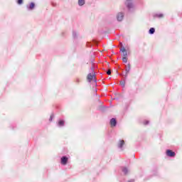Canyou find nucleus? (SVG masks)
Here are the masks:
<instances>
[{"label": "nucleus", "instance_id": "5", "mask_svg": "<svg viewBox=\"0 0 182 182\" xmlns=\"http://www.w3.org/2000/svg\"><path fill=\"white\" fill-rule=\"evenodd\" d=\"M124 16V15L123 14V13H119L117 16V21H119V22L123 21Z\"/></svg>", "mask_w": 182, "mask_h": 182}, {"label": "nucleus", "instance_id": "11", "mask_svg": "<svg viewBox=\"0 0 182 182\" xmlns=\"http://www.w3.org/2000/svg\"><path fill=\"white\" fill-rule=\"evenodd\" d=\"M154 32H156V30L154 29V28H151L149 29V33H150L151 35H153V33H154Z\"/></svg>", "mask_w": 182, "mask_h": 182}, {"label": "nucleus", "instance_id": "15", "mask_svg": "<svg viewBox=\"0 0 182 182\" xmlns=\"http://www.w3.org/2000/svg\"><path fill=\"white\" fill-rule=\"evenodd\" d=\"M17 3L18 5H22V4H23V0H18Z\"/></svg>", "mask_w": 182, "mask_h": 182}, {"label": "nucleus", "instance_id": "21", "mask_svg": "<svg viewBox=\"0 0 182 182\" xmlns=\"http://www.w3.org/2000/svg\"><path fill=\"white\" fill-rule=\"evenodd\" d=\"M50 120H52V116L50 117Z\"/></svg>", "mask_w": 182, "mask_h": 182}, {"label": "nucleus", "instance_id": "10", "mask_svg": "<svg viewBox=\"0 0 182 182\" xmlns=\"http://www.w3.org/2000/svg\"><path fill=\"white\" fill-rule=\"evenodd\" d=\"M78 5H80V6L85 5V0H78Z\"/></svg>", "mask_w": 182, "mask_h": 182}, {"label": "nucleus", "instance_id": "9", "mask_svg": "<svg viewBox=\"0 0 182 182\" xmlns=\"http://www.w3.org/2000/svg\"><path fill=\"white\" fill-rule=\"evenodd\" d=\"M35 8V3H31L29 6L28 7V9H30V11H32V9H33Z\"/></svg>", "mask_w": 182, "mask_h": 182}, {"label": "nucleus", "instance_id": "2", "mask_svg": "<svg viewBox=\"0 0 182 182\" xmlns=\"http://www.w3.org/2000/svg\"><path fill=\"white\" fill-rule=\"evenodd\" d=\"M166 155L168 156V157H174V156H176V153L170 149H168L166 151Z\"/></svg>", "mask_w": 182, "mask_h": 182}, {"label": "nucleus", "instance_id": "4", "mask_svg": "<svg viewBox=\"0 0 182 182\" xmlns=\"http://www.w3.org/2000/svg\"><path fill=\"white\" fill-rule=\"evenodd\" d=\"M126 5L128 9H131V8H133V4H132V0H127Z\"/></svg>", "mask_w": 182, "mask_h": 182}, {"label": "nucleus", "instance_id": "16", "mask_svg": "<svg viewBox=\"0 0 182 182\" xmlns=\"http://www.w3.org/2000/svg\"><path fill=\"white\" fill-rule=\"evenodd\" d=\"M107 75H112V70H108L107 71Z\"/></svg>", "mask_w": 182, "mask_h": 182}, {"label": "nucleus", "instance_id": "18", "mask_svg": "<svg viewBox=\"0 0 182 182\" xmlns=\"http://www.w3.org/2000/svg\"><path fill=\"white\" fill-rule=\"evenodd\" d=\"M158 16L159 18H163V14H159Z\"/></svg>", "mask_w": 182, "mask_h": 182}, {"label": "nucleus", "instance_id": "6", "mask_svg": "<svg viewBox=\"0 0 182 182\" xmlns=\"http://www.w3.org/2000/svg\"><path fill=\"white\" fill-rule=\"evenodd\" d=\"M93 77H95V75H92V74H88L87 79L88 80V82H92V80H93Z\"/></svg>", "mask_w": 182, "mask_h": 182}, {"label": "nucleus", "instance_id": "12", "mask_svg": "<svg viewBox=\"0 0 182 182\" xmlns=\"http://www.w3.org/2000/svg\"><path fill=\"white\" fill-rule=\"evenodd\" d=\"M58 126H65V121H63V120L59 121Z\"/></svg>", "mask_w": 182, "mask_h": 182}, {"label": "nucleus", "instance_id": "19", "mask_svg": "<svg viewBox=\"0 0 182 182\" xmlns=\"http://www.w3.org/2000/svg\"><path fill=\"white\" fill-rule=\"evenodd\" d=\"M128 182H134V180L132 179V180L129 181Z\"/></svg>", "mask_w": 182, "mask_h": 182}, {"label": "nucleus", "instance_id": "13", "mask_svg": "<svg viewBox=\"0 0 182 182\" xmlns=\"http://www.w3.org/2000/svg\"><path fill=\"white\" fill-rule=\"evenodd\" d=\"M122 171L124 174H127V168H122Z\"/></svg>", "mask_w": 182, "mask_h": 182}, {"label": "nucleus", "instance_id": "3", "mask_svg": "<svg viewBox=\"0 0 182 182\" xmlns=\"http://www.w3.org/2000/svg\"><path fill=\"white\" fill-rule=\"evenodd\" d=\"M61 164H63V166H66V164H68V157L63 156L61 158Z\"/></svg>", "mask_w": 182, "mask_h": 182}, {"label": "nucleus", "instance_id": "20", "mask_svg": "<svg viewBox=\"0 0 182 182\" xmlns=\"http://www.w3.org/2000/svg\"><path fill=\"white\" fill-rule=\"evenodd\" d=\"M144 124H149V121H146V122H144Z\"/></svg>", "mask_w": 182, "mask_h": 182}, {"label": "nucleus", "instance_id": "7", "mask_svg": "<svg viewBox=\"0 0 182 182\" xmlns=\"http://www.w3.org/2000/svg\"><path fill=\"white\" fill-rule=\"evenodd\" d=\"M110 124H111V126H112V127L116 126V124H117L116 119H114V118L111 119V120H110Z\"/></svg>", "mask_w": 182, "mask_h": 182}, {"label": "nucleus", "instance_id": "1", "mask_svg": "<svg viewBox=\"0 0 182 182\" xmlns=\"http://www.w3.org/2000/svg\"><path fill=\"white\" fill-rule=\"evenodd\" d=\"M120 50L122 52L124 56V58H122V62H124V63H127V51L126 50V48H124V47H121Z\"/></svg>", "mask_w": 182, "mask_h": 182}, {"label": "nucleus", "instance_id": "17", "mask_svg": "<svg viewBox=\"0 0 182 182\" xmlns=\"http://www.w3.org/2000/svg\"><path fill=\"white\" fill-rule=\"evenodd\" d=\"M121 86H122L123 87H124V81H122L120 82Z\"/></svg>", "mask_w": 182, "mask_h": 182}, {"label": "nucleus", "instance_id": "14", "mask_svg": "<svg viewBox=\"0 0 182 182\" xmlns=\"http://www.w3.org/2000/svg\"><path fill=\"white\" fill-rule=\"evenodd\" d=\"M126 72H127V73L130 72V65H128V66L126 68Z\"/></svg>", "mask_w": 182, "mask_h": 182}, {"label": "nucleus", "instance_id": "8", "mask_svg": "<svg viewBox=\"0 0 182 182\" xmlns=\"http://www.w3.org/2000/svg\"><path fill=\"white\" fill-rule=\"evenodd\" d=\"M123 146H124V140L119 141V143L118 144V147L119 149H122V147H123Z\"/></svg>", "mask_w": 182, "mask_h": 182}]
</instances>
